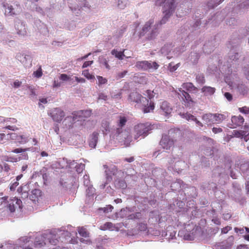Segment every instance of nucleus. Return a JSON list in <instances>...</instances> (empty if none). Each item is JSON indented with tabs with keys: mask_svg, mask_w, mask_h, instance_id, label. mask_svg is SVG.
<instances>
[{
	"mask_svg": "<svg viewBox=\"0 0 249 249\" xmlns=\"http://www.w3.org/2000/svg\"><path fill=\"white\" fill-rule=\"evenodd\" d=\"M202 119L208 125L213 124V113H206L202 116Z\"/></svg>",
	"mask_w": 249,
	"mask_h": 249,
	"instance_id": "nucleus-30",
	"label": "nucleus"
},
{
	"mask_svg": "<svg viewBox=\"0 0 249 249\" xmlns=\"http://www.w3.org/2000/svg\"><path fill=\"white\" fill-rule=\"evenodd\" d=\"M228 172H226V168H223L222 167L217 166L213 171V177H221L222 178H227Z\"/></svg>",
	"mask_w": 249,
	"mask_h": 249,
	"instance_id": "nucleus-16",
	"label": "nucleus"
},
{
	"mask_svg": "<svg viewBox=\"0 0 249 249\" xmlns=\"http://www.w3.org/2000/svg\"><path fill=\"white\" fill-rule=\"evenodd\" d=\"M28 89V92L30 98L33 101L37 99V89L33 86H25Z\"/></svg>",
	"mask_w": 249,
	"mask_h": 249,
	"instance_id": "nucleus-25",
	"label": "nucleus"
},
{
	"mask_svg": "<svg viewBox=\"0 0 249 249\" xmlns=\"http://www.w3.org/2000/svg\"><path fill=\"white\" fill-rule=\"evenodd\" d=\"M105 173H106V179H107V182L105 184H102L100 185L101 188L104 189L106 184L107 183V182H110L112 179L111 175L108 173H107V170L105 171Z\"/></svg>",
	"mask_w": 249,
	"mask_h": 249,
	"instance_id": "nucleus-55",
	"label": "nucleus"
},
{
	"mask_svg": "<svg viewBox=\"0 0 249 249\" xmlns=\"http://www.w3.org/2000/svg\"><path fill=\"white\" fill-rule=\"evenodd\" d=\"M182 87L183 89L188 91H195L196 90V88L192 83H183Z\"/></svg>",
	"mask_w": 249,
	"mask_h": 249,
	"instance_id": "nucleus-43",
	"label": "nucleus"
},
{
	"mask_svg": "<svg viewBox=\"0 0 249 249\" xmlns=\"http://www.w3.org/2000/svg\"><path fill=\"white\" fill-rule=\"evenodd\" d=\"M231 160L228 159L227 162L225 163V168H226V172H228V176L230 174L231 177L233 179H236L237 178V176L236 173L232 170H231Z\"/></svg>",
	"mask_w": 249,
	"mask_h": 249,
	"instance_id": "nucleus-23",
	"label": "nucleus"
},
{
	"mask_svg": "<svg viewBox=\"0 0 249 249\" xmlns=\"http://www.w3.org/2000/svg\"><path fill=\"white\" fill-rule=\"evenodd\" d=\"M82 74L88 79L91 80L94 78V76L90 74L88 70L84 71Z\"/></svg>",
	"mask_w": 249,
	"mask_h": 249,
	"instance_id": "nucleus-60",
	"label": "nucleus"
},
{
	"mask_svg": "<svg viewBox=\"0 0 249 249\" xmlns=\"http://www.w3.org/2000/svg\"><path fill=\"white\" fill-rule=\"evenodd\" d=\"M4 249H15V245L9 242L6 243L4 245L1 246Z\"/></svg>",
	"mask_w": 249,
	"mask_h": 249,
	"instance_id": "nucleus-61",
	"label": "nucleus"
},
{
	"mask_svg": "<svg viewBox=\"0 0 249 249\" xmlns=\"http://www.w3.org/2000/svg\"><path fill=\"white\" fill-rule=\"evenodd\" d=\"M231 122L232 123V126H231V128H235L237 126H241L244 122V118L241 116H233L231 119Z\"/></svg>",
	"mask_w": 249,
	"mask_h": 249,
	"instance_id": "nucleus-20",
	"label": "nucleus"
},
{
	"mask_svg": "<svg viewBox=\"0 0 249 249\" xmlns=\"http://www.w3.org/2000/svg\"><path fill=\"white\" fill-rule=\"evenodd\" d=\"M30 150V148H17V154H19L17 155V161L18 160H27L28 158V156L27 154L25 152L27 151H29Z\"/></svg>",
	"mask_w": 249,
	"mask_h": 249,
	"instance_id": "nucleus-17",
	"label": "nucleus"
},
{
	"mask_svg": "<svg viewBox=\"0 0 249 249\" xmlns=\"http://www.w3.org/2000/svg\"><path fill=\"white\" fill-rule=\"evenodd\" d=\"M176 234V232L173 230V228L171 226H169L167 228V231L164 236H167L168 234H169V236L167 237V239L170 241L175 238Z\"/></svg>",
	"mask_w": 249,
	"mask_h": 249,
	"instance_id": "nucleus-31",
	"label": "nucleus"
},
{
	"mask_svg": "<svg viewBox=\"0 0 249 249\" xmlns=\"http://www.w3.org/2000/svg\"><path fill=\"white\" fill-rule=\"evenodd\" d=\"M128 0H118V7L121 9H124L128 4Z\"/></svg>",
	"mask_w": 249,
	"mask_h": 249,
	"instance_id": "nucleus-50",
	"label": "nucleus"
},
{
	"mask_svg": "<svg viewBox=\"0 0 249 249\" xmlns=\"http://www.w3.org/2000/svg\"><path fill=\"white\" fill-rule=\"evenodd\" d=\"M85 167V164L81 163L80 164H76L74 168L76 169V171L78 173H80L84 169Z\"/></svg>",
	"mask_w": 249,
	"mask_h": 249,
	"instance_id": "nucleus-54",
	"label": "nucleus"
},
{
	"mask_svg": "<svg viewBox=\"0 0 249 249\" xmlns=\"http://www.w3.org/2000/svg\"><path fill=\"white\" fill-rule=\"evenodd\" d=\"M136 66L144 71H154L158 69L159 65L156 62L142 61L137 62Z\"/></svg>",
	"mask_w": 249,
	"mask_h": 249,
	"instance_id": "nucleus-10",
	"label": "nucleus"
},
{
	"mask_svg": "<svg viewBox=\"0 0 249 249\" xmlns=\"http://www.w3.org/2000/svg\"><path fill=\"white\" fill-rule=\"evenodd\" d=\"M179 92L178 93V95L184 100L187 102L189 103L190 102H193L192 99L190 94L184 90L182 89H179Z\"/></svg>",
	"mask_w": 249,
	"mask_h": 249,
	"instance_id": "nucleus-27",
	"label": "nucleus"
},
{
	"mask_svg": "<svg viewBox=\"0 0 249 249\" xmlns=\"http://www.w3.org/2000/svg\"><path fill=\"white\" fill-rule=\"evenodd\" d=\"M224 0H209L207 3V6L208 9H213L220 3H221Z\"/></svg>",
	"mask_w": 249,
	"mask_h": 249,
	"instance_id": "nucleus-35",
	"label": "nucleus"
},
{
	"mask_svg": "<svg viewBox=\"0 0 249 249\" xmlns=\"http://www.w3.org/2000/svg\"><path fill=\"white\" fill-rule=\"evenodd\" d=\"M128 99L131 102L140 104L141 109L144 113H149L154 109V103L152 101L149 102L146 97L142 96L137 92H131L128 96Z\"/></svg>",
	"mask_w": 249,
	"mask_h": 249,
	"instance_id": "nucleus-3",
	"label": "nucleus"
},
{
	"mask_svg": "<svg viewBox=\"0 0 249 249\" xmlns=\"http://www.w3.org/2000/svg\"><path fill=\"white\" fill-rule=\"evenodd\" d=\"M240 169L244 176L247 173H249V161H245L242 163L240 167Z\"/></svg>",
	"mask_w": 249,
	"mask_h": 249,
	"instance_id": "nucleus-38",
	"label": "nucleus"
},
{
	"mask_svg": "<svg viewBox=\"0 0 249 249\" xmlns=\"http://www.w3.org/2000/svg\"><path fill=\"white\" fill-rule=\"evenodd\" d=\"M226 116L225 114L220 113H213V124H220L226 120Z\"/></svg>",
	"mask_w": 249,
	"mask_h": 249,
	"instance_id": "nucleus-28",
	"label": "nucleus"
},
{
	"mask_svg": "<svg viewBox=\"0 0 249 249\" xmlns=\"http://www.w3.org/2000/svg\"><path fill=\"white\" fill-rule=\"evenodd\" d=\"M88 188L86 189L87 195L89 196H92L95 192V189L90 185L87 187Z\"/></svg>",
	"mask_w": 249,
	"mask_h": 249,
	"instance_id": "nucleus-59",
	"label": "nucleus"
},
{
	"mask_svg": "<svg viewBox=\"0 0 249 249\" xmlns=\"http://www.w3.org/2000/svg\"><path fill=\"white\" fill-rule=\"evenodd\" d=\"M174 143V140L167 135H163L160 142V145L165 150L170 149L173 146Z\"/></svg>",
	"mask_w": 249,
	"mask_h": 249,
	"instance_id": "nucleus-13",
	"label": "nucleus"
},
{
	"mask_svg": "<svg viewBox=\"0 0 249 249\" xmlns=\"http://www.w3.org/2000/svg\"><path fill=\"white\" fill-rule=\"evenodd\" d=\"M153 18L150 19L145 22L142 30L139 32V37L145 36V38L148 40H152L156 38L159 34L158 24H155Z\"/></svg>",
	"mask_w": 249,
	"mask_h": 249,
	"instance_id": "nucleus-4",
	"label": "nucleus"
},
{
	"mask_svg": "<svg viewBox=\"0 0 249 249\" xmlns=\"http://www.w3.org/2000/svg\"><path fill=\"white\" fill-rule=\"evenodd\" d=\"M160 108L163 112H164L165 115L170 114L172 111V107L166 101H163L162 102L160 105Z\"/></svg>",
	"mask_w": 249,
	"mask_h": 249,
	"instance_id": "nucleus-26",
	"label": "nucleus"
},
{
	"mask_svg": "<svg viewBox=\"0 0 249 249\" xmlns=\"http://www.w3.org/2000/svg\"><path fill=\"white\" fill-rule=\"evenodd\" d=\"M187 191L188 196L192 197L195 198L197 196L196 189L195 187H189Z\"/></svg>",
	"mask_w": 249,
	"mask_h": 249,
	"instance_id": "nucleus-45",
	"label": "nucleus"
},
{
	"mask_svg": "<svg viewBox=\"0 0 249 249\" xmlns=\"http://www.w3.org/2000/svg\"><path fill=\"white\" fill-rule=\"evenodd\" d=\"M14 8L12 6H8L5 8V15L7 16H12L14 15Z\"/></svg>",
	"mask_w": 249,
	"mask_h": 249,
	"instance_id": "nucleus-53",
	"label": "nucleus"
},
{
	"mask_svg": "<svg viewBox=\"0 0 249 249\" xmlns=\"http://www.w3.org/2000/svg\"><path fill=\"white\" fill-rule=\"evenodd\" d=\"M202 187H203L204 189L212 190L214 193L216 192L217 189L216 184L214 182L204 184L202 185Z\"/></svg>",
	"mask_w": 249,
	"mask_h": 249,
	"instance_id": "nucleus-40",
	"label": "nucleus"
},
{
	"mask_svg": "<svg viewBox=\"0 0 249 249\" xmlns=\"http://www.w3.org/2000/svg\"><path fill=\"white\" fill-rule=\"evenodd\" d=\"M181 157L182 153L180 152L179 154L178 155V157L174 156L173 158H170L168 160V162L169 166L168 168L169 170H173L178 174L182 170L181 167L186 166V164L181 160Z\"/></svg>",
	"mask_w": 249,
	"mask_h": 249,
	"instance_id": "nucleus-5",
	"label": "nucleus"
},
{
	"mask_svg": "<svg viewBox=\"0 0 249 249\" xmlns=\"http://www.w3.org/2000/svg\"><path fill=\"white\" fill-rule=\"evenodd\" d=\"M111 53L112 55H114L116 58L120 60H123L124 57L125 56L123 52H119L115 49L112 50Z\"/></svg>",
	"mask_w": 249,
	"mask_h": 249,
	"instance_id": "nucleus-44",
	"label": "nucleus"
},
{
	"mask_svg": "<svg viewBox=\"0 0 249 249\" xmlns=\"http://www.w3.org/2000/svg\"><path fill=\"white\" fill-rule=\"evenodd\" d=\"M114 135L119 142H123L126 146H128L132 141L129 131L122 128H117Z\"/></svg>",
	"mask_w": 249,
	"mask_h": 249,
	"instance_id": "nucleus-9",
	"label": "nucleus"
},
{
	"mask_svg": "<svg viewBox=\"0 0 249 249\" xmlns=\"http://www.w3.org/2000/svg\"><path fill=\"white\" fill-rule=\"evenodd\" d=\"M201 91L206 96L212 95L215 92V89L209 86H204L202 88Z\"/></svg>",
	"mask_w": 249,
	"mask_h": 249,
	"instance_id": "nucleus-32",
	"label": "nucleus"
},
{
	"mask_svg": "<svg viewBox=\"0 0 249 249\" xmlns=\"http://www.w3.org/2000/svg\"><path fill=\"white\" fill-rule=\"evenodd\" d=\"M18 60L26 67H30L32 66V57L29 54H20L18 56Z\"/></svg>",
	"mask_w": 249,
	"mask_h": 249,
	"instance_id": "nucleus-15",
	"label": "nucleus"
},
{
	"mask_svg": "<svg viewBox=\"0 0 249 249\" xmlns=\"http://www.w3.org/2000/svg\"><path fill=\"white\" fill-rule=\"evenodd\" d=\"M183 182L180 179H177V181L173 182L171 185V189L173 191H177L179 189L183 188Z\"/></svg>",
	"mask_w": 249,
	"mask_h": 249,
	"instance_id": "nucleus-34",
	"label": "nucleus"
},
{
	"mask_svg": "<svg viewBox=\"0 0 249 249\" xmlns=\"http://www.w3.org/2000/svg\"><path fill=\"white\" fill-rule=\"evenodd\" d=\"M90 113L91 112L89 110H79L73 113L72 115L67 116L64 120L63 123H65L67 127H70L76 121L78 118L87 117L90 116Z\"/></svg>",
	"mask_w": 249,
	"mask_h": 249,
	"instance_id": "nucleus-7",
	"label": "nucleus"
},
{
	"mask_svg": "<svg viewBox=\"0 0 249 249\" xmlns=\"http://www.w3.org/2000/svg\"><path fill=\"white\" fill-rule=\"evenodd\" d=\"M196 80L199 84H203L205 83L204 76L202 74H197L196 75Z\"/></svg>",
	"mask_w": 249,
	"mask_h": 249,
	"instance_id": "nucleus-52",
	"label": "nucleus"
},
{
	"mask_svg": "<svg viewBox=\"0 0 249 249\" xmlns=\"http://www.w3.org/2000/svg\"><path fill=\"white\" fill-rule=\"evenodd\" d=\"M229 59L231 61L237 60L240 56L239 53L233 50H231L229 54Z\"/></svg>",
	"mask_w": 249,
	"mask_h": 249,
	"instance_id": "nucleus-42",
	"label": "nucleus"
},
{
	"mask_svg": "<svg viewBox=\"0 0 249 249\" xmlns=\"http://www.w3.org/2000/svg\"><path fill=\"white\" fill-rule=\"evenodd\" d=\"M237 5L235 2L232 3V11L234 13H239L249 8V0H240Z\"/></svg>",
	"mask_w": 249,
	"mask_h": 249,
	"instance_id": "nucleus-12",
	"label": "nucleus"
},
{
	"mask_svg": "<svg viewBox=\"0 0 249 249\" xmlns=\"http://www.w3.org/2000/svg\"><path fill=\"white\" fill-rule=\"evenodd\" d=\"M41 197V192L39 189H34L31 192V194L29 196V198L33 202L36 203L39 200Z\"/></svg>",
	"mask_w": 249,
	"mask_h": 249,
	"instance_id": "nucleus-19",
	"label": "nucleus"
},
{
	"mask_svg": "<svg viewBox=\"0 0 249 249\" xmlns=\"http://www.w3.org/2000/svg\"><path fill=\"white\" fill-rule=\"evenodd\" d=\"M101 128L103 134H106L110 131V125L109 123L107 121H104L102 123Z\"/></svg>",
	"mask_w": 249,
	"mask_h": 249,
	"instance_id": "nucleus-41",
	"label": "nucleus"
},
{
	"mask_svg": "<svg viewBox=\"0 0 249 249\" xmlns=\"http://www.w3.org/2000/svg\"><path fill=\"white\" fill-rule=\"evenodd\" d=\"M217 44V43L215 41V37H212L210 40L207 41L204 44L203 48V52L207 54L211 53Z\"/></svg>",
	"mask_w": 249,
	"mask_h": 249,
	"instance_id": "nucleus-14",
	"label": "nucleus"
},
{
	"mask_svg": "<svg viewBox=\"0 0 249 249\" xmlns=\"http://www.w3.org/2000/svg\"><path fill=\"white\" fill-rule=\"evenodd\" d=\"M225 12L221 11L220 13H217L216 14L213 15L211 18H209L207 23H212L213 22H214L213 23L215 24L218 21H222L225 18Z\"/></svg>",
	"mask_w": 249,
	"mask_h": 249,
	"instance_id": "nucleus-18",
	"label": "nucleus"
},
{
	"mask_svg": "<svg viewBox=\"0 0 249 249\" xmlns=\"http://www.w3.org/2000/svg\"><path fill=\"white\" fill-rule=\"evenodd\" d=\"M236 88L237 91L242 95L246 94L249 90L248 87L244 84H238Z\"/></svg>",
	"mask_w": 249,
	"mask_h": 249,
	"instance_id": "nucleus-37",
	"label": "nucleus"
},
{
	"mask_svg": "<svg viewBox=\"0 0 249 249\" xmlns=\"http://www.w3.org/2000/svg\"><path fill=\"white\" fill-rule=\"evenodd\" d=\"M99 61H100V63L101 65L105 66L107 69H110V66L108 64L107 61L106 60V58H105L104 57L100 58Z\"/></svg>",
	"mask_w": 249,
	"mask_h": 249,
	"instance_id": "nucleus-56",
	"label": "nucleus"
},
{
	"mask_svg": "<svg viewBox=\"0 0 249 249\" xmlns=\"http://www.w3.org/2000/svg\"><path fill=\"white\" fill-rule=\"evenodd\" d=\"M97 78L98 79V85L99 86L103 85V84H105L107 82V80L106 78H104L103 77L101 76H97Z\"/></svg>",
	"mask_w": 249,
	"mask_h": 249,
	"instance_id": "nucleus-57",
	"label": "nucleus"
},
{
	"mask_svg": "<svg viewBox=\"0 0 249 249\" xmlns=\"http://www.w3.org/2000/svg\"><path fill=\"white\" fill-rule=\"evenodd\" d=\"M153 126L149 123L139 124L135 126L134 129L136 135L134 139L137 140L142 136V138L148 135L149 131L152 130Z\"/></svg>",
	"mask_w": 249,
	"mask_h": 249,
	"instance_id": "nucleus-8",
	"label": "nucleus"
},
{
	"mask_svg": "<svg viewBox=\"0 0 249 249\" xmlns=\"http://www.w3.org/2000/svg\"><path fill=\"white\" fill-rule=\"evenodd\" d=\"M29 191V185L27 184L20 186L17 190V192L21 195V197L23 199L28 197L29 194L28 191Z\"/></svg>",
	"mask_w": 249,
	"mask_h": 249,
	"instance_id": "nucleus-21",
	"label": "nucleus"
},
{
	"mask_svg": "<svg viewBox=\"0 0 249 249\" xmlns=\"http://www.w3.org/2000/svg\"><path fill=\"white\" fill-rule=\"evenodd\" d=\"M149 220L152 222H158L160 220L159 212L152 211L149 213Z\"/></svg>",
	"mask_w": 249,
	"mask_h": 249,
	"instance_id": "nucleus-36",
	"label": "nucleus"
},
{
	"mask_svg": "<svg viewBox=\"0 0 249 249\" xmlns=\"http://www.w3.org/2000/svg\"><path fill=\"white\" fill-rule=\"evenodd\" d=\"M48 114L54 121L57 123H60L65 116V112L60 107L53 108L49 110Z\"/></svg>",
	"mask_w": 249,
	"mask_h": 249,
	"instance_id": "nucleus-11",
	"label": "nucleus"
},
{
	"mask_svg": "<svg viewBox=\"0 0 249 249\" xmlns=\"http://www.w3.org/2000/svg\"><path fill=\"white\" fill-rule=\"evenodd\" d=\"M184 238L187 240H193L195 238V236L193 233L187 232L184 235Z\"/></svg>",
	"mask_w": 249,
	"mask_h": 249,
	"instance_id": "nucleus-63",
	"label": "nucleus"
},
{
	"mask_svg": "<svg viewBox=\"0 0 249 249\" xmlns=\"http://www.w3.org/2000/svg\"><path fill=\"white\" fill-rule=\"evenodd\" d=\"M157 6H162L163 17L156 24L158 27L165 24L173 15L176 9L177 2L176 0H154Z\"/></svg>",
	"mask_w": 249,
	"mask_h": 249,
	"instance_id": "nucleus-2",
	"label": "nucleus"
},
{
	"mask_svg": "<svg viewBox=\"0 0 249 249\" xmlns=\"http://www.w3.org/2000/svg\"><path fill=\"white\" fill-rule=\"evenodd\" d=\"M83 180H83L84 185L85 186L88 187V186H89L90 185L89 178V176H88L87 175L84 176Z\"/></svg>",
	"mask_w": 249,
	"mask_h": 249,
	"instance_id": "nucleus-62",
	"label": "nucleus"
},
{
	"mask_svg": "<svg viewBox=\"0 0 249 249\" xmlns=\"http://www.w3.org/2000/svg\"><path fill=\"white\" fill-rule=\"evenodd\" d=\"M188 58L193 64H195L199 58V54L196 52H191Z\"/></svg>",
	"mask_w": 249,
	"mask_h": 249,
	"instance_id": "nucleus-39",
	"label": "nucleus"
},
{
	"mask_svg": "<svg viewBox=\"0 0 249 249\" xmlns=\"http://www.w3.org/2000/svg\"><path fill=\"white\" fill-rule=\"evenodd\" d=\"M17 33L19 35L22 36H24L26 35L27 32L26 28L25 27V25L21 22L19 27H18V31Z\"/></svg>",
	"mask_w": 249,
	"mask_h": 249,
	"instance_id": "nucleus-46",
	"label": "nucleus"
},
{
	"mask_svg": "<svg viewBox=\"0 0 249 249\" xmlns=\"http://www.w3.org/2000/svg\"><path fill=\"white\" fill-rule=\"evenodd\" d=\"M127 121L126 118L124 116H120L117 122L118 128H122L125 124Z\"/></svg>",
	"mask_w": 249,
	"mask_h": 249,
	"instance_id": "nucleus-48",
	"label": "nucleus"
},
{
	"mask_svg": "<svg viewBox=\"0 0 249 249\" xmlns=\"http://www.w3.org/2000/svg\"><path fill=\"white\" fill-rule=\"evenodd\" d=\"M29 141V136L27 134H17V143L23 144L27 143Z\"/></svg>",
	"mask_w": 249,
	"mask_h": 249,
	"instance_id": "nucleus-24",
	"label": "nucleus"
},
{
	"mask_svg": "<svg viewBox=\"0 0 249 249\" xmlns=\"http://www.w3.org/2000/svg\"><path fill=\"white\" fill-rule=\"evenodd\" d=\"M233 242L234 237L229 236L225 242L222 243V245L220 246V249H230L233 244Z\"/></svg>",
	"mask_w": 249,
	"mask_h": 249,
	"instance_id": "nucleus-22",
	"label": "nucleus"
},
{
	"mask_svg": "<svg viewBox=\"0 0 249 249\" xmlns=\"http://www.w3.org/2000/svg\"><path fill=\"white\" fill-rule=\"evenodd\" d=\"M138 229L141 231H145L147 230V225L143 223H141L139 225Z\"/></svg>",
	"mask_w": 249,
	"mask_h": 249,
	"instance_id": "nucleus-64",
	"label": "nucleus"
},
{
	"mask_svg": "<svg viewBox=\"0 0 249 249\" xmlns=\"http://www.w3.org/2000/svg\"><path fill=\"white\" fill-rule=\"evenodd\" d=\"M179 64L174 65L172 63H170L168 67V70L171 72H173L178 69V68L179 67Z\"/></svg>",
	"mask_w": 249,
	"mask_h": 249,
	"instance_id": "nucleus-58",
	"label": "nucleus"
},
{
	"mask_svg": "<svg viewBox=\"0 0 249 249\" xmlns=\"http://www.w3.org/2000/svg\"><path fill=\"white\" fill-rule=\"evenodd\" d=\"M202 16L196 19L195 21H190V22L186 23L184 26L178 31V33L179 35L183 34L186 35L188 33H192L194 31L196 30L200 25V19ZM191 36L190 34L187 36V38L189 39Z\"/></svg>",
	"mask_w": 249,
	"mask_h": 249,
	"instance_id": "nucleus-6",
	"label": "nucleus"
},
{
	"mask_svg": "<svg viewBox=\"0 0 249 249\" xmlns=\"http://www.w3.org/2000/svg\"><path fill=\"white\" fill-rule=\"evenodd\" d=\"M98 133L93 132L91 136V138L89 141V145L92 148H95L98 142Z\"/></svg>",
	"mask_w": 249,
	"mask_h": 249,
	"instance_id": "nucleus-29",
	"label": "nucleus"
},
{
	"mask_svg": "<svg viewBox=\"0 0 249 249\" xmlns=\"http://www.w3.org/2000/svg\"><path fill=\"white\" fill-rule=\"evenodd\" d=\"M78 232L81 236L84 237H87L89 236V232L87 230L83 227L78 228Z\"/></svg>",
	"mask_w": 249,
	"mask_h": 249,
	"instance_id": "nucleus-51",
	"label": "nucleus"
},
{
	"mask_svg": "<svg viewBox=\"0 0 249 249\" xmlns=\"http://www.w3.org/2000/svg\"><path fill=\"white\" fill-rule=\"evenodd\" d=\"M71 236V233L65 230V228H61L49 233L38 234L35 238L34 245L36 247L41 248L49 244L56 245L59 241L71 244L77 243V239Z\"/></svg>",
	"mask_w": 249,
	"mask_h": 249,
	"instance_id": "nucleus-1",
	"label": "nucleus"
},
{
	"mask_svg": "<svg viewBox=\"0 0 249 249\" xmlns=\"http://www.w3.org/2000/svg\"><path fill=\"white\" fill-rule=\"evenodd\" d=\"M232 133V135L234 137L244 139V137L245 136L246 132L245 131H243V130H234L233 131Z\"/></svg>",
	"mask_w": 249,
	"mask_h": 249,
	"instance_id": "nucleus-47",
	"label": "nucleus"
},
{
	"mask_svg": "<svg viewBox=\"0 0 249 249\" xmlns=\"http://www.w3.org/2000/svg\"><path fill=\"white\" fill-rule=\"evenodd\" d=\"M114 228L115 227L112 223L107 222L102 226L101 229L102 230H109L113 231Z\"/></svg>",
	"mask_w": 249,
	"mask_h": 249,
	"instance_id": "nucleus-49",
	"label": "nucleus"
},
{
	"mask_svg": "<svg viewBox=\"0 0 249 249\" xmlns=\"http://www.w3.org/2000/svg\"><path fill=\"white\" fill-rule=\"evenodd\" d=\"M115 187L117 189H125L127 187V184L124 179H117L114 181Z\"/></svg>",
	"mask_w": 249,
	"mask_h": 249,
	"instance_id": "nucleus-33",
	"label": "nucleus"
}]
</instances>
